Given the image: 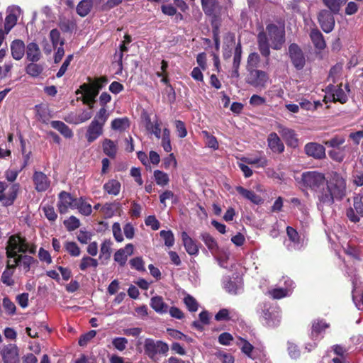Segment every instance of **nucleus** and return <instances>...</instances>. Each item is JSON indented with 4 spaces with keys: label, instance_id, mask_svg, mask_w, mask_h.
<instances>
[{
    "label": "nucleus",
    "instance_id": "nucleus-17",
    "mask_svg": "<svg viewBox=\"0 0 363 363\" xmlns=\"http://www.w3.org/2000/svg\"><path fill=\"white\" fill-rule=\"evenodd\" d=\"M326 94L331 96L332 100L334 101H339L341 104H344L347 100V94L340 86L329 85L326 88Z\"/></svg>",
    "mask_w": 363,
    "mask_h": 363
},
{
    "label": "nucleus",
    "instance_id": "nucleus-60",
    "mask_svg": "<svg viewBox=\"0 0 363 363\" xmlns=\"http://www.w3.org/2000/svg\"><path fill=\"white\" fill-rule=\"evenodd\" d=\"M109 113L105 107H101L96 114L93 121H96L98 123L104 126L108 118Z\"/></svg>",
    "mask_w": 363,
    "mask_h": 363
},
{
    "label": "nucleus",
    "instance_id": "nucleus-2",
    "mask_svg": "<svg viewBox=\"0 0 363 363\" xmlns=\"http://www.w3.org/2000/svg\"><path fill=\"white\" fill-rule=\"evenodd\" d=\"M285 42L284 28L274 24H269L265 31H261L257 35L258 48L262 55L269 57L270 47L274 50H280Z\"/></svg>",
    "mask_w": 363,
    "mask_h": 363
},
{
    "label": "nucleus",
    "instance_id": "nucleus-8",
    "mask_svg": "<svg viewBox=\"0 0 363 363\" xmlns=\"http://www.w3.org/2000/svg\"><path fill=\"white\" fill-rule=\"evenodd\" d=\"M289 55L295 68L298 70L302 69L306 64V58L301 48L295 43L289 47Z\"/></svg>",
    "mask_w": 363,
    "mask_h": 363
},
{
    "label": "nucleus",
    "instance_id": "nucleus-14",
    "mask_svg": "<svg viewBox=\"0 0 363 363\" xmlns=\"http://www.w3.org/2000/svg\"><path fill=\"white\" fill-rule=\"evenodd\" d=\"M305 153L316 160H320L325 157V147L317 143H308L304 147Z\"/></svg>",
    "mask_w": 363,
    "mask_h": 363
},
{
    "label": "nucleus",
    "instance_id": "nucleus-39",
    "mask_svg": "<svg viewBox=\"0 0 363 363\" xmlns=\"http://www.w3.org/2000/svg\"><path fill=\"white\" fill-rule=\"evenodd\" d=\"M92 6L91 0H82L77 6V12L80 16L84 17L90 12Z\"/></svg>",
    "mask_w": 363,
    "mask_h": 363
},
{
    "label": "nucleus",
    "instance_id": "nucleus-38",
    "mask_svg": "<svg viewBox=\"0 0 363 363\" xmlns=\"http://www.w3.org/2000/svg\"><path fill=\"white\" fill-rule=\"evenodd\" d=\"M130 126V122L128 118H115L111 122V128L115 130L124 131Z\"/></svg>",
    "mask_w": 363,
    "mask_h": 363
},
{
    "label": "nucleus",
    "instance_id": "nucleus-43",
    "mask_svg": "<svg viewBox=\"0 0 363 363\" xmlns=\"http://www.w3.org/2000/svg\"><path fill=\"white\" fill-rule=\"evenodd\" d=\"M242 160L249 164H255L257 167H265L268 164V160L265 156L255 157H245Z\"/></svg>",
    "mask_w": 363,
    "mask_h": 363
},
{
    "label": "nucleus",
    "instance_id": "nucleus-35",
    "mask_svg": "<svg viewBox=\"0 0 363 363\" xmlns=\"http://www.w3.org/2000/svg\"><path fill=\"white\" fill-rule=\"evenodd\" d=\"M311 39L314 46L318 50H323L325 48V42L322 33L318 29H313L310 33Z\"/></svg>",
    "mask_w": 363,
    "mask_h": 363
},
{
    "label": "nucleus",
    "instance_id": "nucleus-33",
    "mask_svg": "<svg viewBox=\"0 0 363 363\" xmlns=\"http://www.w3.org/2000/svg\"><path fill=\"white\" fill-rule=\"evenodd\" d=\"M27 58L29 61L37 62L40 59L41 54L38 45L35 43H30L26 48Z\"/></svg>",
    "mask_w": 363,
    "mask_h": 363
},
{
    "label": "nucleus",
    "instance_id": "nucleus-44",
    "mask_svg": "<svg viewBox=\"0 0 363 363\" xmlns=\"http://www.w3.org/2000/svg\"><path fill=\"white\" fill-rule=\"evenodd\" d=\"M112 242L110 240H105L101 245L100 259H108L111 257Z\"/></svg>",
    "mask_w": 363,
    "mask_h": 363
},
{
    "label": "nucleus",
    "instance_id": "nucleus-29",
    "mask_svg": "<svg viewBox=\"0 0 363 363\" xmlns=\"http://www.w3.org/2000/svg\"><path fill=\"white\" fill-rule=\"evenodd\" d=\"M264 318L269 326H276L280 322V315L278 308H272L264 312Z\"/></svg>",
    "mask_w": 363,
    "mask_h": 363
},
{
    "label": "nucleus",
    "instance_id": "nucleus-5",
    "mask_svg": "<svg viewBox=\"0 0 363 363\" xmlns=\"http://www.w3.org/2000/svg\"><path fill=\"white\" fill-rule=\"evenodd\" d=\"M246 82L257 89H264L269 82V77L264 71L250 70L247 76Z\"/></svg>",
    "mask_w": 363,
    "mask_h": 363
},
{
    "label": "nucleus",
    "instance_id": "nucleus-13",
    "mask_svg": "<svg viewBox=\"0 0 363 363\" xmlns=\"http://www.w3.org/2000/svg\"><path fill=\"white\" fill-rule=\"evenodd\" d=\"M318 21L324 32L328 33L333 30L335 19L332 12L327 10L320 11L318 14Z\"/></svg>",
    "mask_w": 363,
    "mask_h": 363
},
{
    "label": "nucleus",
    "instance_id": "nucleus-41",
    "mask_svg": "<svg viewBox=\"0 0 363 363\" xmlns=\"http://www.w3.org/2000/svg\"><path fill=\"white\" fill-rule=\"evenodd\" d=\"M118 204L115 203H106L101 208V213L103 216L109 218H111L118 209Z\"/></svg>",
    "mask_w": 363,
    "mask_h": 363
},
{
    "label": "nucleus",
    "instance_id": "nucleus-30",
    "mask_svg": "<svg viewBox=\"0 0 363 363\" xmlns=\"http://www.w3.org/2000/svg\"><path fill=\"white\" fill-rule=\"evenodd\" d=\"M215 319L217 321L235 320L238 319V314L235 310L223 308L216 314Z\"/></svg>",
    "mask_w": 363,
    "mask_h": 363
},
{
    "label": "nucleus",
    "instance_id": "nucleus-3",
    "mask_svg": "<svg viewBox=\"0 0 363 363\" xmlns=\"http://www.w3.org/2000/svg\"><path fill=\"white\" fill-rule=\"evenodd\" d=\"M6 250L8 259H13L22 255L21 253L35 254L36 246L27 242L26 239L20 235H13L9 238Z\"/></svg>",
    "mask_w": 363,
    "mask_h": 363
},
{
    "label": "nucleus",
    "instance_id": "nucleus-4",
    "mask_svg": "<svg viewBox=\"0 0 363 363\" xmlns=\"http://www.w3.org/2000/svg\"><path fill=\"white\" fill-rule=\"evenodd\" d=\"M300 183L303 187L310 189L317 193L324 187L325 177L324 174L318 171H307L301 174Z\"/></svg>",
    "mask_w": 363,
    "mask_h": 363
},
{
    "label": "nucleus",
    "instance_id": "nucleus-25",
    "mask_svg": "<svg viewBox=\"0 0 363 363\" xmlns=\"http://www.w3.org/2000/svg\"><path fill=\"white\" fill-rule=\"evenodd\" d=\"M150 306L155 312L160 314L166 313L169 310L168 305L164 302L162 297L160 296L151 298Z\"/></svg>",
    "mask_w": 363,
    "mask_h": 363
},
{
    "label": "nucleus",
    "instance_id": "nucleus-47",
    "mask_svg": "<svg viewBox=\"0 0 363 363\" xmlns=\"http://www.w3.org/2000/svg\"><path fill=\"white\" fill-rule=\"evenodd\" d=\"M19 190V184H14L11 186L8 197L5 196V199L3 201L4 205L10 206L12 205L17 197L18 192Z\"/></svg>",
    "mask_w": 363,
    "mask_h": 363
},
{
    "label": "nucleus",
    "instance_id": "nucleus-63",
    "mask_svg": "<svg viewBox=\"0 0 363 363\" xmlns=\"http://www.w3.org/2000/svg\"><path fill=\"white\" fill-rule=\"evenodd\" d=\"M96 331L91 330L89 331L88 333L81 335L79 339V345L82 347L86 345V344L91 340H92L96 336Z\"/></svg>",
    "mask_w": 363,
    "mask_h": 363
},
{
    "label": "nucleus",
    "instance_id": "nucleus-19",
    "mask_svg": "<svg viewBox=\"0 0 363 363\" xmlns=\"http://www.w3.org/2000/svg\"><path fill=\"white\" fill-rule=\"evenodd\" d=\"M81 91L83 93V102L87 104L90 108L94 107L95 98L99 93L90 89L89 85L83 84L80 86Z\"/></svg>",
    "mask_w": 363,
    "mask_h": 363
},
{
    "label": "nucleus",
    "instance_id": "nucleus-36",
    "mask_svg": "<svg viewBox=\"0 0 363 363\" xmlns=\"http://www.w3.org/2000/svg\"><path fill=\"white\" fill-rule=\"evenodd\" d=\"M51 126L58 130L62 135L67 138H70L73 136V133L71 129L63 122L60 121H52Z\"/></svg>",
    "mask_w": 363,
    "mask_h": 363
},
{
    "label": "nucleus",
    "instance_id": "nucleus-32",
    "mask_svg": "<svg viewBox=\"0 0 363 363\" xmlns=\"http://www.w3.org/2000/svg\"><path fill=\"white\" fill-rule=\"evenodd\" d=\"M236 190L245 199L255 204H259L262 202L261 197L252 191L246 189L240 186H236Z\"/></svg>",
    "mask_w": 363,
    "mask_h": 363
},
{
    "label": "nucleus",
    "instance_id": "nucleus-11",
    "mask_svg": "<svg viewBox=\"0 0 363 363\" xmlns=\"http://www.w3.org/2000/svg\"><path fill=\"white\" fill-rule=\"evenodd\" d=\"M21 12V10L20 7L17 6H12L8 8V14L5 18L4 30L6 31V33H9L11 30L16 26Z\"/></svg>",
    "mask_w": 363,
    "mask_h": 363
},
{
    "label": "nucleus",
    "instance_id": "nucleus-21",
    "mask_svg": "<svg viewBox=\"0 0 363 363\" xmlns=\"http://www.w3.org/2000/svg\"><path fill=\"white\" fill-rule=\"evenodd\" d=\"M182 240L184 248L190 255H196L199 253V247L195 240H194L186 232L182 233Z\"/></svg>",
    "mask_w": 363,
    "mask_h": 363
},
{
    "label": "nucleus",
    "instance_id": "nucleus-34",
    "mask_svg": "<svg viewBox=\"0 0 363 363\" xmlns=\"http://www.w3.org/2000/svg\"><path fill=\"white\" fill-rule=\"evenodd\" d=\"M223 284L226 291L233 294H238L242 288V280L240 278L234 281L231 279L225 280Z\"/></svg>",
    "mask_w": 363,
    "mask_h": 363
},
{
    "label": "nucleus",
    "instance_id": "nucleus-49",
    "mask_svg": "<svg viewBox=\"0 0 363 363\" xmlns=\"http://www.w3.org/2000/svg\"><path fill=\"white\" fill-rule=\"evenodd\" d=\"M154 177L157 184L162 186L167 185L169 182L168 174L160 170H155L154 172Z\"/></svg>",
    "mask_w": 363,
    "mask_h": 363
},
{
    "label": "nucleus",
    "instance_id": "nucleus-50",
    "mask_svg": "<svg viewBox=\"0 0 363 363\" xmlns=\"http://www.w3.org/2000/svg\"><path fill=\"white\" fill-rule=\"evenodd\" d=\"M345 147L341 148H333L328 151V155L333 160L341 162L345 159Z\"/></svg>",
    "mask_w": 363,
    "mask_h": 363
},
{
    "label": "nucleus",
    "instance_id": "nucleus-16",
    "mask_svg": "<svg viewBox=\"0 0 363 363\" xmlns=\"http://www.w3.org/2000/svg\"><path fill=\"white\" fill-rule=\"evenodd\" d=\"M34 262L35 260L32 257L22 255H19V257H16L15 259H9V265L15 267L20 266L25 272H28Z\"/></svg>",
    "mask_w": 363,
    "mask_h": 363
},
{
    "label": "nucleus",
    "instance_id": "nucleus-45",
    "mask_svg": "<svg viewBox=\"0 0 363 363\" xmlns=\"http://www.w3.org/2000/svg\"><path fill=\"white\" fill-rule=\"evenodd\" d=\"M347 0H323L324 5L329 9L330 12L337 13L341 8V5L345 3Z\"/></svg>",
    "mask_w": 363,
    "mask_h": 363
},
{
    "label": "nucleus",
    "instance_id": "nucleus-54",
    "mask_svg": "<svg viewBox=\"0 0 363 363\" xmlns=\"http://www.w3.org/2000/svg\"><path fill=\"white\" fill-rule=\"evenodd\" d=\"M162 146L165 152H169L172 151L170 131L168 128H164L163 130V134L162 137Z\"/></svg>",
    "mask_w": 363,
    "mask_h": 363
},
{
    "label": "nucleus",
    "instance_id": "nucleus-1",
    "mask_svg": "<svg viewBox=\"0 0 363 363\" xmlns=\"http://www.w3.org/2000/svg\"><path fill=\"white\" fill-rule=\"evenodd\" d=\"M325 184L326 186L317 192L319 209L323 206H331L335 200H342L346 194V181L337 173H334Z\"/></svg>",
    "mask_w": 363,
    "mask_h": 363
},
{
    "label": "nucleus",
    "instance_id": "nucleus-9",
    "mask_svg": "<svg viewBox=\"0 0 363 363\" xmlns=\"http://www.w3.org/2000/svg\"><path fill=\"white\" fill-rule=\"evenodd\" d=\"M57 208L60 213H66L68 210L76 209L77 198H74L69 193L61 191L58 196Z\"/></svg>",
    "mask_w": 363,
    "mask_h": 363
},
{
    "label": "nucleus",
    "instance_id": "nucleus-37",
    "mask_svg": "<svg viewBox=\"0 0 363 363\" xmlns=\"http://www.w3.org/2000/svg\"><path fill=\"white\" fill-rule=\"evenodd\" d=\"M16 267L9 265V260L7 261V265L6 269L4 271L1 276V281L6 286H13L14 284V280L13 279V275L15 272Z\"/></svg>",
    "mask_w": 363,
    "mask_h": 363
},
{
    "label": "nucleus",
    "instance_id": "nucleus-62",
    "mask_svg": "<svg viewBox=\"0 0 363 363\" xmlns=\"http://www.w3.org/2000/svg\"><path fill=\"white\" fill-rule=\"evenodd\" d=\"M107 83V79L106 77H100L96 79L93 81L89 85L90 89L99 92V90L102 89V87Z\"/></svg>",
    "mask_w": 363,
    "mask_h": 363
},
{
    "label": "nucleus",
    "instance_id": "nucleus-15",
    "mask_svg": "<svg viewBox=\"0 0 363 363\" xmlns=\"http://www.w3.org/2000/svg\"><path fill=\"white\" fill-rule=\"evenodd\" d=\"M285 288H277L269 291V294L274 298H281L289 296L294 288V283L292 280L286 278L284 281Z\"/></svg>",
    "mask_w": 363,
    "mask_h": 363
},
{
    "label": "nucleus",
    "instance_id": "nucleus-61",
    "mask_svg": "<svg viewBox=\"0 0 363 363\" xmlns=\"http://www.w3.org/2000/svg\"><path fill=\"white\" fill-rule=\"evenodd\" d=\"M26 73L32 77H37L43 72V67L38 64L30 63L26 68Z\"/></svg>",
    "mask_w": 363,
    "mask_h": 363
},
{
    "label": "nucleus",
    "instance_id": "nucleus-48",
    "mask_svg": "<svg viewBox=\"0 0 363 363\" xmlns=\"http://www.w3.org/2000/svg\"><path fill=\"white\" fill-rule=\"evenodd\" d=\"M345 143V137L342 135H335L324 143L328 147L340 148V147Z\"/></svg>",
    "mask_w": 363,
    "mask_h": 363
},
{
    "label": "nucleus",
    "instance_id": "nucleus-56",
    "mask_svg": "<svg viewBox=\"0 0 363 363\" xmlns=\"http://www.w3.org/2000/svg\"><path fill=\"white\" fill-rule=\"evenodd\" d=\"M64 247L65 250L72 257H78L80 255V249L74 242H66Z\"/></svg>",
    "mask_w": 363,
    "mask_h": 363
},
{
    "label": "nucleus",
    "instance_id": "nucleus-28",
    "mask_svg": "<svg viewBox=\"0 0 363 363\" xmlns=\"http://www.w3.org/2000/svg\"><path fill=\"white\" fill-rule=\"evenodd\" d=\"M102 148L104 153L111 158H115L118 152V145L115 141L106 138L103 140Z\"/></svg>",
    "mask_w": 363,
    "mask_h": 363
},
{
    "label": "nucleus",
    "instance_id": "nucleus-27",
    "mask_svg": "<svg viewBox=\"0 0 363 363\" xmlns=\"http://www.w3.org/2000/svg\"><path fill=\"white\" fill-rule=\"evenodd\" d=\"M286 233L292 243L291 247L295 250H298L301 249L303 246V239L300 238L298 232L294 228L288 226L286 228Z\"/></svg>",
    "mask_w": 363,
    "mask_h": 363
},
{
    "label": "nucleus",
    "instance_id": "nucleus-64",
    "mask_svg": "<svg viewBox=\"0 0 363 363\" xmlns=\"http://www.w3.org/2000/svg\"><path fill=\"white\" fill-rule=\"evenodd\" d=\"M202 133L207 140L206 143L208 147H211L213 150L218 149V142L214 136L210 135L206 130H203Z\"/></svg>",
    "mask_w": 363,
    "mask_h": 363
},
{
    "label": "nucleus",
    "instance_id": "nucleus-22",
    "mask_svg": "<svg viewBox=\"0 0 363 363\" xmlns=\"http://www.w3.org/2000/svg\"><path fill=\"white\" fill-rule=\"evenodd\" d=\"M268 147L274 153H281L284 150V145L278 135L272 133L267 138Z\"/></svg>",
    "mask_w": 363,
    "mask_h": 363
},
{
    "label": "nucleus",
    "instance_id": "nucleus-7",
    "mask_svg": "<svg viewBox=\"0 0 363 363\" xmlns=\"http://www.w3.org/2000/svg\"><path fill=\"white\" fill-rule=\"evenodd\" d=\"M346 214L350 221L353 223L359 221L360 218L363 217L362 196L358 194L354 196L353 207L349 208Z\"/></svg>",
    "mask_w": 363,
    "mask_h": 363
},
{
    "label": "nucleus",
    "instance_id": "nucleus-58",
    "mask_svg": "<svg viewBox=\"0 0 363 363\" xmlns=\"http://www.w3.org/2000/svg\"><path fill=\"white\" fill-rule=\"evenodd\" d=\"M201 4L205 13L211 15L215 10L217 0H201Z\"/></svg>",
    "mask_w": 363,
    "mask_h": 363
},
{
    "label": "nucleus",
    "instance_id": "nucleus-59",
    "mask_svg": "<svg viewBox=\"0 0 363 363\" xmlns=\"http://www.w3.org/2000/svg\"><path fill=\"white\" fill-rule=\"evenodd\" d=\"M64 225L67 230L73 231L79 227L80 221L77 218L72 216L68 219L64 220Z\"/></svg>",
    "mask_w": 363,
    "mask_h": 363
},
{
    "label": "nucleus",
    "instance_id": "nucleus-12",
    "mask_svg": "<svg viewBox=\"0 0 363 363\" xmlns=\"http://www.w3.org/2000/svg\"><path fill=\"white\" fill-rule=\"evenodd\" d=\"M1 354L4 363H18L19 362L18 348L14 344L4 346Z\"/></svg>",
    "mask_w": 363,
    "mask_h": 363
},
{
    "label": "nucleus",
    "instance_id": "nucleus-55",
    "mask_svg": "<svg viewBox=\"0 0 363 363\" xmlns=\"http://www.w3.org/2000/svg\"><path fill=\"white\" fill-rule=\"evenodd\" d=\"M238 345L240 347V349L243 353L247 354L249 357H252V352L254 347L246 340L240 337Z\"/></svg>",
    "mask_w": 363,
    "mask_h": 363
},
{
    "label": "nucleus",
    "instance_id": "nucleus-42",
    "mask_svg": "<svg viewBox=\"0 0 363 363\" xmlns=\"http://www.w3.org/2000/svg\"><path fill=\"white\" fill-rule=\"evenodd\" d=\"M201 239L213 255L216 254L218 250V245L214 238L208 233H203Z\"/></svg>",
    "mask_w": 363,
    "mask_h": 363
},
{
    "label": "nucleus",
    "instance_id": "nucleus-23",
    "mask_svg": "<svg viewBox=\"0 0 363 363\" xmlns=\"http://www.w3.org/2000/svg\"><path fill=\"white\" fill-rule=\"evenodd\" d=\"M278 132L282 138L286 141L288 145L291 147H296L298 145V140L296 137L294 130L292 129L279 125Z\"/></svg>",
    "mask_w": 363,
    "mask_h": 363
},
{
    "label": "nucleus",
    "instance_id": "nucleus-46",
    "mask_svg": "<svg viewBox=\"0 0 363 363\" xmlns=\"http://www.w3.org/2000/svg\"><path fill=\"white\" fill-rule=\"evenodd\" d=\"M99 265L97 259L89 256H84L79 264V269L82 271L86 270L89 267L96 268Z\"/></svg>",
    "mask_w": 363,
    "mask_h": 363
},
{
    "label": "nucleus",
    "instance_id": "nucleus-20",
    "mask_svg": "<svg viewBox=\"0 0 363 363\" xmlns=\"http://www.w3.org/2000/svg\"><path fill=\"white\" fill-rule=\"evenodd\" d=\"M103 133V125L96 121H92L88 127L86 138L89 143H92Z\"/></svg>",
    "mask_w": 363,
    "mask_h": 363
},
{
    "label": "nucleus",
    "instance_id": "nucleus-40",
    "mask_svg": "<svg viewBox=\"0 0 363 363\" xmlns=\"http://www.w3.org/2000/svg\"><path fill=\"white\" fill-rule=\"evenodd\" d=\"M76 209H78L81 214L86 216H89L92 212L91 206L86 203L82 197H80L77 199L76 203Z\"/></svg>",
    "mask_w": 363,
    "mask_h": 363
},
{
    "label": "nucleus",
    "instance_id": "nucleus-52",
    "mask_svg": "<svg viewBox=\"0 0 363 363\" xmlns=\"http://www.w3.org/2000/svg\"><path fill=\"white\" fill-rule=\"evenodd\" d=\"M160 235L164 240L165 246L171 247L174 245V235L172 230H162L160 232Z\"/></svg>",
    "mask_w": 363,
    "mask_h": 363
},
{
    "label": "nucleus",
    "instance_id": "nucleus-24",
    "mask_svg": "<svg viewBox=\"0 0 363 363\" xmlns=\"http://www.w3.org/2000/svg\"><path fill=\"white\" fill-rule=\"evenodd\" d=\"M25 44L21 40H14L11 43V55L16 60H20L25 54Z\"/></svg>",
    "mask_w": 363,
    "mask_h": 363
},
{
    "label": "nucleus",
    "instance_id": "nucleus-6",
    "mask_svg": "<svg viewBox=\"0 0 363 363\" xmlns=\"http://www.w3.org/2000/svg\"><path fill=\"white\" fill-rule=\"evenodd\" d=\"M144 349L145 354L151 359H154L157 354H166L169 350L167 344L162 341H155L147 338L145 340Z\"/></svg>",
    "mask_w": 363,
    "mask_h": 363
},
{
    "label": "nucleus",
    "instance_id": "nucleus-26",
    "mask_svg": "<svg viewBox=\"0 0 363 363\" xmlns=\"http://www.w3.org/2000/svg\"><path fill=\"white\" fill-rule=\"evenodd\" d=\"M121 189V182L115 179L108 180L103 185L104 191L111 196H117L119 194Z\"/></svg>",
    "mask_w": 363,
    "mask_h": 363
},
{
    "label": "nucleus",
    "instance_id": "nucleus-53",
    "mask_svg": "<svg viewBox=\"0 0 363 363\" xmlns=\"http://www.w3.org/2000/svg\"><path fill=\"white\" fill-rule=\"evenodd\" d=\"M259 56L256 52L250 53L247 57V72H250V70H255L257 69L256 67H257L259 62Z\"/></svg>",
    "mask_w": 363,
    "mask_h": 363
},
{
    "label": "nucleus",
    "instance_id": "nucleus-31",
    "mask_svg": "<svg viewBox=\"0 0 363 363\" xmlns=\"http://www.w3.org/2000/svg\"><path fill=\"white\" fill-rule=\"evenodd\" d=\"M328 328H329V324L325 322L320 320H315L312 324V339L313 340H319V335Z\"/></svg>",
    "mask_w": 363,
    "mask_h": 363
},
{
    "label": "nucleus",
    "instance_id": "nucleus-18",
    "mask_svg": "<svg viewBox=\"0 0 363 363\" xmlns=\"http://www.w3.org/2000/svg\"><path fill=\"white\" fill-rule=\"evenodd\" d=\"M134 246L129 243L125 247L121 248L114 254V261L121 266H124L126 263L128 257L133 254Z\"/></svg>",
    "mask_w": 363,
    "mask_h": 363
},
{
    "label": "nucleus",
    "instance_id": "nucleus-57",
    "mask_svg": "<svg viewBox=\"0 0 363 363\" xmlns=\"http://www.w3.org/2000/svg\"><path fill=\"white\" fill-rule=\"evenodd\" d=\"M184 302L188 310L191 312H196L199 308V304L196 300L191 295H186L184 298Z\"/></svg>",
    "mask_w": 363,
    "mask_h": 363
},
{
    "label": "nucleus",
    "instance_id": "nucleus-51",
    "mask_svg": "<svg viewBox=\"0 0 363 363\" xmlns=\"http://www.w3.org/2000/svg\"><path fill=\"white\" fill-rule=\"evenodd\" d=\"M50 40L54 48L63 46L64 40L61 38L60 33L57 29H52L50 32Z\"/></svg>",
    "mask_w": 363,
    "mask_h": 363
},
{
    "label": "nucleus",
    "instance_id": "nucleus-10",
    "mask_svg": "<svg viewBox=\"0 0 363 363\" xmlns=\"http://www.w3.org/2000/svg\"><path fill=\"white\" fill-rule=\"evenodd\" d=\"M35 189L38 192L46 191L50 186L51 181L43 172L35 171L32 177Z\"/></svg>",
    "mask_w": 363,
    "mask_h": 363
}]
</instances>
